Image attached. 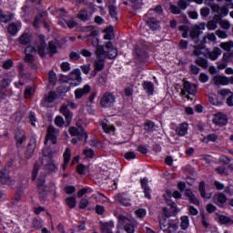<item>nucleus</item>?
<instances>
[{
	"label": "nucleus",
	"mask_w": 233,
	"mask_h": 233,
	"mask_svg": "<svg viewBox=\"0 0 233 233\" xmlns=\"http://www.w3.org/2000/svg\"><path fill=\"white\" fill-rule=\"evenodd\" d=\"M135 216L138 218L139 219H143L147 216V209L145 208H139L135 211Z\"/></svg>",
	"instance_id": "nucleus-51"
},
{
	"label": "nucleus",
	"mask_w": 233,
	"mask_h": 233,
	"mask_svg": "<svg viewBox=\"0 0 233 233\" xmlns=\"http://www.w3.org/2000/svg\"><path fill=\"white\" fill-rule=\"evenodd\" d=\"M0 183H2V185H8V187H14L15 180L10 178L6 173L0 171Z\"/></svg>",
	"instance_id": "nucleus-19"
},
{
	"label": "nucleus",
	"mask_w": 233,
	"mask_h": 233,
	"mask_svg": "<svg viewBox=\"0 0 233 233\" xmlns=\"http://www.w3.org/2000/svg\"><path fill=\"white\" fill-rule=\"evenodd\" d=\"M141 187L144 189L145 197L150 199V187H148V179L143 178L140 180Z\"/></svg>",
	"instance_id": "nucleus-28"
},
{
	"label": "nucleus",
	"mask_w": 233,
	"mask_h": 233,
	"mask_svg": "<svg viewBox=\"0 0 233 233\" xmlns=\"http://www.w3.org/2000/svg\"><path fill=\"white\" fill-rule=\"evenodd\" d=\"M144 90L147 93V96H152L154 94V83L152 82H144L142 84Z\"/></svg>",
	"instance_id": "nucleus-32"
},
{
	"label": "nucleus",
	"mask_w": 233,
	"mask_h": 233,
	"mask_svg": "<svg viewBox=\"0 0 233 233\" xmlns=\"http://www.w3.org/2000/svg\"><path fill=\"white\" fill-rule=\"evenodd\" d=\"M22 26L21 22L11 23L8 25V32L11 34V35H17Z\"/></svg>",
	"instance_id": "nucleus-21"
},
{
	"label": "nucleus",
	"mask_w": 233,
	"mask_h": 233,
	"mask_svg": "<svg viewBox=\"0 0 233 233\" xmlns=\"http://www.w3.org/2000/svg\"><path fill=\"white\" fill-rule=\"evenodd\" d=\"M92 192V188L90 187H85V188H82L78 191L77 193V197L78 198H83V196H85V194H91Z\"/></svg>",
	"instance_id": "nucleus-54"
},
{
	"label": "nucleus",
	"mask_w": 233,
	"mask_h": 233,
	"mask_svg": "<svg viewBox=\"0 0 233 233\" xmlns=\"http://www.w3.org/2000/svg\"><path fill=\"white\" fill-rule=\"evenodd\" d=\"M55 125H56V127H63V125H65V119L63 118V116H57L56 118H55Z\"/></svg>",
	"instance_id": "nucleus-61"
},
{
	"label": "nucleus",
	"mask_w": 233,
	"mask_h": 233,
	"mask_svg": "<svg viewBox=\"0 0 233 233\" xmlns=\"http://www.w3.org/2000/svg\"><path fill=\"white\" fill-rule=\"evenodd\" d=\"M109 14L113 19H117V8L114 5H110L109 7Z\"/></svg>",
	"instance_id": "nucleus-58"
},
{
	"label": "nucleus",
	"mask_w": 233,
	"mask_h": 233,
	"mask_svg": "<svg viewBox=\"0 0 233 233\" xmlns=\"http://www.w3.org/2000/svg\"><path fill=\"white\" fill-rule=\"evenodd\" d=\"M213 83L217 86H227L228 85V77L223 75H217L213 77Z\"/></svg>",
	"instance_id": "nucleus-17"
},
{
	"label": "nucleus",
	"mask_w": 233,
	"mask_h": 233,
	"mask_svg": "<svg viewBox=\"0 0 233 233\" xmlns=\"http://www.w3.org/2000/svg\"><path fill=\"white\" fill-rule=\"evenodd\" d=\"M84 156L87 158H92L94 157V150L92 148H86L84 150Z\"/></svg>",
	"instance_id": "nucleus-63"
},
{
	"label": "nucleus",
	"mask_w": 233,
	"mask_h": 233,
	"mask_svg": "<svg viewBox=\"0 0 233 233\" xmlns=\"http://www.w3.org/2000/svg\"><path fill=\"white\" fill-rule=\"evenodd\" d=\"M196 64L198 65V66H201L202 68H208V62L201 57H198L196 60Z\"/></svg>",
	"instance_id": "nucleus-47"
},
{
	"label": "nucleus",
	"mask_w": 233,
	"mask_h": 233,
	"mask_svg": "<svg viewBox=\"0 0 233 233\" xmlns=\"http://www.w3.org/2000/svg\"><path fill=\"white\" fill-rule=\"evenodd\" d=\"M76 127H78V128H76V127L69 128L70 136H73V137L77 136L78 139H83V136H84L85 139H87L88 135H86V133H85V130L83 129V127H81V124H79V122L76 123Z\"/></svg>",
	"instance_id": "nucleus-12"
},
{
	"label": "nucleus",
	"mask_w": 233,
	"mask_h": 233,
	"mask_svg": "<svg viewBox=\"0 0 233 233\" xmlns=\"http://www.w3.org/2000/svg\"><path fill=\"white\" fill-rule=\"evenodd\" d=\"M60 67L63 72H70L71 67H70V63L68 62H63Z\"/></svg>",
	"instance_id": "nucleus-62"
},
{
	"label": "nucleus",
	"mask_w": 233,
	"mask_h": 233,
	"mask_svg": "<svg viewBox=\"0 0 233 233\" xmlns=\"http://www.w3.org/2000/svg\"><path fill=\"white\" fill-rule=\"evenodd\" d=\"M134 8H141L143 6V0H131Z\"/></svg>",
	"instance_id": "nucleus-64"
},
{
	"label": "nucleus",
	"mask_w": 233,
	"mask_h": 233,
	"mask_svg": "<svg viewBox=\"0 0 233 233\" xmlns=\"http://www.w3.org/2000/svg\"><path fill=\"white\" fill-rule=\"evenodd\" d=\"M212 12L218 14L220 17H226V15H228V6L220 7L219 5H212Z\"/></svg>",
	"instance_id": "nucleus-18"
},
{
	"label": "nucleus",
	"mask_w": 233,
	"mask_h": 233,
	"mask_svg": "<svg viewBox=\"0 0 233 233\" xmlns=\"http://www.w3.org/2000/svg\"><path fill=\"white\" fill-rule=\"evenodd\" d=\"M114 103H116V97L111 93L104 94L100 101V105L103 108H110Z\"/></svg>",
	"instance_id": "nucleus-10"
},
{
	"label": "nucleus",
	"mask_w": 233,
	"mask_h": 233,
	"mask_svg": "<svg viewBox=\"0 0 233 233\" xmlns=\"http://www.w3.org/2000/svg\"><path fill=\"white\" fill-rule=\"evenodd\" d=\"M21 45H28L30 43V35L25 33L19 38Z\"/></svg>",
	"instance_id": "nucleus-50"
},
{
	"label": "nucleus",
	"mask_w": 233,
	"mask_h": 233,
	"mask_svg": "<svg viewBox=\"0 0 233 233\" xmlns=\"http://www.w3.org/2000/svg\"><path fill=\"white\" fill-rule=\"evenodd\" d=\"M215 141H218V135L216 134H209L204 137V143H215Z\"/></svg>",
	"instance_id": "nucleus-43"
},
{
	"label": "nucleus",
	"mask_w": 233,
	"mask_h": 233,
	"mask_svg": "<svg viewBox=\"0 0 233 233\" xmlns=\"http://www.w3.org/2000/svg\"><path fill=\"white\" fill-rule=\"evenodd\" d=\"M116 201H118V203H120L124 207H130V205H132L130 199L127 198L125 195L116 197Z\"/></svg>",
	"instance_id": "nucleus-36"
},
{
	"label": "nucleus",
	"mask_w": 233,
	"mask_h": 233,
	"mask_svg": "<svg viewBox=\"0 0 233 233\" xmlns=\"http://www.w3.org/2000/svg\"><path fill=\"white\" fill-rule=\"evenodd\" d=\"M68 106L73 110H77V105L74 101H68L67 105L64 104L61 106L60 112L66 117V123H70L72 121V117H74V115L72 114V112H70V109H68Z\"/></svg>",
	"instance_id": "nucleus-4"
},
{
	"label": "nucleus",
	"mask_w": 233,
	"mask_h": 233,
	"mask_svg": "<svg viewBox=\"0 0 233 233\" xmlns=\"http://www.w3.org/2000/svg\"><path fill=\"white\" fill-rule=\"evenodd\" d=\"M35 48L32 46H28L25 48V63H34V56H35Z\"/></svg>",
	"instance_id": "nucleus-16"
},
{
	"label": "nucleus",
	"mask_w": 233,
	"mask_h": 233,
	"mask_svg": "<svg viewBox=\"0 0 233 233\" xmlns=\"http://www.w3.org/2000/svg\"><path fill=\"white\" fill-rule=\"evenodd\" d=\"M146 22L151 30H157L159 28V21L150 15L146 16Z\"/></svg>",
	"instance_id": "nucleus-22"
},
{
	"label": "nucleus",
	"mask_w": 233,
	"mask_h": 233,
	"mask_svg": "<svg viewBox=\"0 0 233 233\" xmlns=\"http://www.w3.org/2000/svg\"><path fill=\"white\" fill-rule=\"evenodd\" d=\"M208 101L211 105H214V106H219L223 105V98L218 96L216 94H209Z\"/></svg>",
	"instance_id": "nucleus-25"
},
{
	"label": "nucleus",
	"mask_w": 233,
	"mask_h": 233,
	"mask_svg": "<svg viewBox=\"0 0 233 233\" xmlns=\"http://www.w3.org/2000/svg\"><path fill=\"white\" fill-rule=\"evenodd\" d=\"M114 227H116L114 220L101 223L102 233H114L112 232V228H114Z\"/></svg>",
	"instance_id": "nucleus-24"
},
{
	"label": "nucleus",
	"mask_w": 233,
	"mask_h": 233,
	"mask_svg": "<svg viewBox=\"0 0 233 233\" xmlns=\"http://www.w3.org/2000/svg\"><path fill=\"white\" fill-rule=\"evenodd\" d=\"M212 123L216 127H225L228 123V116L222 112H218L213 115Z\"/></svg>",
	"instance_id": "nucleus-6"
},
{
	"label": "nucleus",
	"mask_w": 233,
	"mask_h": 233,
	"mask_svg": "<svg viewBox=\"0 0 233 233\" xmlns=\"http://www.w3.org/2000/svg\"><path fill=\"white\" fill-rule=\"evenodd\" d=\"M95 54L96 56V60L95 61L94 66L96 70L101 72V70L105 68V59H106V51L105 50V46L97 47Z\"/></svg>",
	"instance_id": "nucleus-2"
},
{
	"label": "nucleus",
	"mask_w": 233,
	"mask_h": 233,
	"mask_svg": "<svg viewBox=\"0 0 233 233\" xmlns=\"http://www.w3.org/2000/svg\"><path fill=\"white\" fill-rule=\"evenodd\" d=\"M77 17L78 19H81V21H88V19H90L86 10H81L77 15Z\"/></svg>",
	"instance_id": "nucleus-42"
},
{
	"label": "nucleus",
	"mask_w": 233,
	"mask_h": 233,
	"mask_svg": "<svg viewBox=\"0 0 233 233\" xmlns=\"http://www.w3.org/2000/svg\"><path fill=\"white\" fill-rule=\"evenodd\" d=\"M218 96H220V99L225 100V97H229L233 93L230 89L224 88L222 90L218 91Z\"/></svg>",
	"instance_id": "nucleus-38"
},
{
	"label": "nucleus",
	"mask_w": 233,
	"mask_h": 233,
	"mask_svg": "<svg viewBox=\"0 0 233 233\" xmlns=\"http://www.w3.org/2000/svg\"><path fill=\"white\" fill-rule=\"evenodd\" d=\"M57 97V95L56 92H50L48 95H46L44 96V99L42 101L43 106H49L48 103H54L56 101V98Z\"/></svg>",
	"instance_id": "nucleus-23"
},
{
	"label": "nucleus",
	"mask_w": 233,
	"mask_h": 233,
	"mask_svg": "<svg viewBox=\"0 0 233 233\" xmlns=\"http://www.w3.org/2000/svg\"><path fill=\"white\" fill-rule=\"evenodd\" d=\"M105 32V36L104 39H106V41H112V39H114V27L113 26H108L107 28H106L104 30Z\"/></svg>",
	"instance_id": "nucleus-34"
},
{
	"label": "nucleus",
	"mask_w": 233,
	"mask_h": 233,
	"mask_svg": "<svg viewBox=\"0 0 233 233\" xmlns=\"http://www.w3.org/2000/svg\"><path fill=\"white\" fill-rule=\"evenodd\" d=\"M48 52L51 55L56 54L57 53V46H56V43L54 42H49V47H48Z\"/></svg>",
	"instance_id": "nucleus-57"
},
{
	"label": "nucleus",
	"mask_w": 233,
	"mask_h": 233,
	"mask_svg": "<svg viewBox=\"0 0 233 233\" xmlns=\"http://www.w3.org/2000/svg\"><path fill=\"white\" fill-rule=\"evenodd\" d=\"M84 30L85 32H91L90 35H87V37H93L91 45L96 48V50H97V48H99L100 46H99V38L97 37L99 35V32L94 30V26L89 25L84 28Z\"/></svg>",
	"instance_id": "nucleus-7"
},
{
	"label": "nucleus",
	"mask_w": 233,
	"mask_h": 233,
	"mask_svg": "<svg viewBox=\"0 0 233 233\" xmlns=\"http://www.w3.org/2000/svg\"><path fill=\"white\" fill-rule=\"evenodd\" d=\"M198 190L200 192L201 198L204 199H210L212 198V193H205V182H200Z\"/></svg>",
	"instance_id": "nucleus-33"
},
{
	"label": "nucleus",
	"mask_w": 233,
	"mask_h": 233,
	"mask_svg": "<svg viewBox=\"0 0 233 233\" xmlns=\"http://www.w3.org/2000/svg\"><path fill=\"white\" fill-rule=\"evenodd\" d=\"M66 203L69 207V208H74L76 207V205H77V201L76 200V198H74V197L67 198L66 199Z\"/></svg>",
	"instance_id": "nucleus-48"
},
{
	"label": "nucleus",
	"mask_w": 233,
	"mask_h": 233,
	"mask_svg": "<svg viewBox=\"0 0 233 233\" xmlns=\"http://www.w3.org/2000/svg\"><path fill=\"white\" fill-rule=\"evenodd\" d=\"M46 46V45L45 44V42L41 40L40 46L38 47V54L40 57H45V56H46V52L45 51Z\"/></svg>",
	"instance_id": "nucleus-52"
},
{
	"label": "nucleus",
	"mask_w": 233,
	"mask_h": 233,
	"mask_svg": "<svg viewBox=\"0 0 233 233\" xmlns=\"http://www.w3.org/2000/svg\"><path fill=\"white\" fill-rule=\"evenodd\" d=\"M115 216L118 219V227H125V230L127 233H134L136 232V229L134 228V224H132V221L128 219L126 216L123 214L115 212Z\"/></svg>",
	"instance_id": "nucleus-3"
},
{
	"label": "nucleus",
	"mask_w": 233,
	"mask_h": 233,
	"mask_svg": "<svg viewBox=\"0 0 233 233\" xmlns=\"http://www.w3.org/2000/svg\"><path fill=\"white\" fill-rule=\"evenodd\" d=\"M213 202H215L218 207H223L227 203V196L223 193H217L213 196Z\"/></svg>",
	"instance_id": "nucleus-20"
},
{
	"label": "nucleus",
	"mask_w": 233,
	"mask_h": 233,
	"mask_svg": "<svg viewBox=\"0 0 233 233\" xmlns=\"http://www.w3.org/2000/svg\"><path fill=\"white\" fill-rule=\"evenodd\" d=\"M37 187L39 188V190H45V176L40 175L39 178H38V183H37Z\"/></svg>",
	"instance_id": "nucleus-56"
},
{
	"label": "nucleus",
	"mask_w": 233,
	"mask_h": 233,
	"mask_svg": "<svg viewBox=\"0 0 233 233\" xmlns=\"http://www.w3.org/2000/svg\"><path fill=\"white\" fill-rule=\"evenodd\" d=\"M182 94L183 96H187V99H190L188 96H196L198 94V87L190 82H185Z\"/></svg>",
	"instance_id": "nucleus-9"
},
{
	"label": "nucleus",
	"mask_w": 233,
	"mask_h": 233,
	"mask_svg": "<svg viewBox=\"0 0 233 233\" xmlns=\"http://www.w3.org/2000/svg\"><path fill=\"white\" fill-rule=\"evenodd\" d=\"M90 90H92L90 85H85L83 87L76 88L75 90V99H82L85 96H88Z\"/></svg>",
	"instance_id": "nucleus-14"
},
{
	"label": "nucleus",
	"mask_w": 233,
	"mask_h": 233,
	"mask_svg": "<svg viewBox=\"0 0 233 233\" xmlns=\"http://www.w3.org/2000/svg\"><path fill=\"white\" fill-rule=\"evenodd\" d=\"M177 134L178 136H187V134H188V124L187 123H182L180 124L176 130Z\"/></svg>",
	"instance_id": "nucleus-27"
},
{
	"label": "nucleus",
	"mask_w": 233,
	"mask_h": 233,
	"mask_svg": "<svg viewBox=\"0 0 233 233\" xmlns=\"http://www.w3.org/2000/svg\"><path fill=\"white\" fill-rule=\"evenodd\" d=\"M105 47L107 50L106 54L108 59H116L117 57V48L114 47L110 41L105 44Z\"/></svg>",
	"instance_id": "nucleus-15"
},
{
	"label": "nucleus",
	"mask_w": 233,
	"mask_h": 233,
	"mask_svg": "<svg viewBox=\"0 0 233 233\" xmlns=\"http://www.w3.org/2000/svg\"><path fill=\"white\" fill-rule=\"evenodd\" d=\"M222 51L219 49V47H215L212 52L208 53V57L211 59V61H216L219 56H221Z\"/></svg>",
	"instance_id": "nucleus-35"
},
{
	"label": "nucleus",
	"mask_w": 233,
	"mask_h": 233,
	"mask_svg": "<svg viewBox=\"0 0 233 233\" xmlns=\"http://www.w3.org/2000/svg\"><path fill=\"white\" fill-rule=\"evenodd\" d=\"M41 23H45V16H43V15H38L34 22V27L39 28V25H41Z\"/></svg>",
	"instance_id": "nucleus-49"
},
{
	"label": "nucleus",
	"mask_w": 233,
	"mask_h": 233,
	"mask_svg": "<svg viewBox=\"0 0 233 233\" xmlns=\"http://www.w3.org/2000/svg\"><path fill=\"white\" fill-rule=\"evenodd\" d=\"M57 136H59V130L54 127V126H49L47 127V135L46 138V145L50 141L52 145H56L57 143Z\"/></svg>",
	"instance_id": "nucleus-8"
},
{
	"label": "nucleus",
	"mask_w": 233,
	"mask_h": 233,
	"mask_svg": "<svg viewBox=\"0 0 233 233\" xmlns=\"http://www.w3.org/2000/svg\"><path fill=\"white\" fill-rule=\"evenodd\" d=\"M218 221H219V223H222V225H232L233 224V220L225 215H220L218 217Z\"/></svg>",
	"instance_id": "nucleus-39"
},
{
	"label": "nucleus",
	"mask_w": 233,
	"mask_h": 233,
	"mask_svg": "<svg viewBox=\"0 0 233 233\" xmlns=\"http://www.w3.org/2000/svg\"><path fill=\"white\" fill-rule=\"evenodd\" d=\"M14 19V14L5 15L2 10H0V21L1 23H8Z\"/></svg>",
	"instance_id": "nucleus-37"
},
{
	"label": "nucleus",
	"mask_w": 233,
	"mask_h": 233,
	"mask_svg": "<svg viewBox=\"0 0 233 233\" xmlns=\"http://www.w3.org/2000/svg\"><path fill=\"white\" fill-rule=\"evenodd\" d=\"M220 16L219 15H215L213 16V20L209 21L207 25L208 30H216L218 28V21H219Z\"/></svg>",
	"instance_id": "nucleus-29"
},
{
	"label": "nucleus",
	"mask_w": 233,
	"mask_h": 233,
	"mask_svg": "<svg viewBox=\"0 0 233 233\" xmlns=\"http://www.w3.org/2000/svg\"><path fill=\"white\" fill-rule=\"evenodd\" d=\"M52 156H54V152L48 147L44 148L43 150V157H42V163L46 165V168L50 170V172H57L58 168L57 166L52 160Z\"/></svg>",
	"instance_id": "nucleus-1"
},
{
	"label": "nucleus",
	"mask_w": 233,
	"mask_h": 233,
	"mask_svg": "<svg viewBox=\"0 0 233 233\" xmlns=\"http://www.w3.org/2000/svg\"><path fill=\"white\" fill-rule=\"evenodd\" d=\"M58 25L61 26H68V28H74L75 26L77 25V23L74 21L73 19L69 20L68 22H58Z\"/></svg>",
	"instance_id": "nucleus-46"
},
{
	"label": "nucleus",
	"mask_w": 233,
	"mask_h": 233,
	"mask_svg": "<svg viewBox=\"0 0 233 233\" xmlns=\"http://www.w3.org/2000/svg\"><path fill=\"white\" fill-rule=\"evenodd\" d=\"M15 137H16V145L18 147L19 145H23V142L26 140V136H25V134L17 133Z\"/></svg>",
	"instance_id": "nucleus-53"
},
{
	"label": "nucleus",
	"mask_w": 233,
	"mask_h": 233,
	"mask_svg": "<svg viewBox=\"0 0 233 233\" xmlns=\"http://www.w3.org/2000/svg\"><path fill=\"white\" fill-rule=\"evenodd\" d=\"M220 48H222L226 52H230V50H232V48H233V41H228V42L221 43Z\"/></svg>",
	"instance_id": "nucleus-41"
},
{
	"label": "nucleus",
	"mask_w": 233,
	"mask_h": 233,
	"mask_svg": "<svg viewBox=\"0 0 233 233\" xmlns=\"http://www.w3.org/2000/svg\"><path fill=\"white\" fill-rule=\"evenodd\" d=\"M163 12V8L161 5L156 6L154 9H150L147 14L146 15V17L156 15V14H161Z\"/></svg>",
	"instance_id": "nucleus-40"
},
{
	"label": "nucleus",
	"mask_w": 233,
	"mask_h": 233,
	"mask_svg": "<svg viewBox=\"0 0 233 233\" xmlns=\"http://www.w3.org/2000/svg\"><path fill=\"white\" fill-rule=\"evenodd\" d=\"M188 225H190V221L188 220V217L185 216L181 218L180 227L183 230H187L188 228Z\"/></svg>",
	"instance_id": "nucleus-44"
},
{
	"label": "nucleus",
	"mask_w": 233,
	"mask_h": 233,
	"mask_svg": "<svg viewBox=\"0 0 233 233\" xmlns=\"http://www.w3.org/2000/svg\"><path fill=\"white\" fill-rule=\"evenodd\" d=\"M101 127L106 134H112L116 130V127L106 120L102 121Z\"/></svg>",
	"instance_id": "nucleus-26"
},
{
	"label": "nucleus",
	"mask_w": 233,
	"mask_h": 233,
	"mask_svg": "<svg viewBox=\"0 0 233 233\" xmlns=\"http://www.w3.org/2000/svg\"><path fill=\"white\" fill-rule=\"evenodd\" d=\"M57 81V76L54 71H49V83L50 85H56Z\"/></svg>",
	"instance_id": "nucleus-55"
},
{
	"label": "nucleus",
	"mask_w": 233,
	"mask_h": 233,
	"mask_svg": "<svg viewBox=\"0 0 233 233\" xmlns=\"http://www.w3.org/2000/svg\"><path fill=\"white\" fill-rule=\"evenodd\" d=\"M185 195L189 198L190 203H193V205H199V200L196 198L194 193H192V190L186 189Z\"/></svg>",
	"instance_id": "nucleus-31"
},
{
	"label": "nucleus",
	"mask_w": 233,
	"mask_h": 233,
	"mask_svg": "<svg viewBox=\"0 0 233 233\" xmlns=\"http://www.w3.org/2000/svg\"><path fill=\"white\" fill-rule=\"evenodd\" d=\"M70 157H72V152L70 151V148L67 147L64 153L63 170H66L68 163H70Z\"/></svg>",
	"instance_id": "nucleus-30"
},
{
	"label": "nucleus",
	"mask_w": 233,
	"mask_h": 233,
	"mask_svg": "<svg viewBox=\"0 0 233 233\" xmlns=\"http://www.w3.org/2000/svg\"><path fill=\"white\" fill-rule=\"evenodd\" d=\"M201 30H205L204 23H202L198 25H196L190 30L189 35H190L191 39H193L195 41V43H198L199 41V35H201Z\"/></svg>",
	"instance_id": "nucleus-11"
},
{
	"label": "nucleus",
	"mask_w": 233,
	"mask_h": 233,
	"mask_svg": "<svg viewBox=\"0 0 233 233\" xmlns=\"http://www.w3.org/2000/svg\"><path fill=\"white\" fill-rule=\"evenodd\" d=\"M82 81L81 69H75L68 75L67 83L70 86H79Z\"/></svg>",
	"instance_id": "nucleus-5"
},
{
	"label": "nucleus",
	"mask_w": 233,
	"mask_h": 233,
	"mask_svg": "<svg viewBox=\"0 0 233 233\" xmlns=\"http://www.w3.org/2000/svg\"><path fill=\"white\" fill-rule=\"evenodd\" d=\"M35 92V89L33 86H27L25 90V97L26 99H28V97H32V96H34Z\"/></svg>",
	"instance_id": "nucleus-45"
},
{
	"label": "nucleus",
	"mask_w": 233,
	"mask_h": 233,
	"mask_svg": "<svg viewBox=\"0 0 233 233\" xmlns=\"http://www.w3.org/2000/svg\"><path fill=\"white\" fill-rule=\"evenodd\" d=\"M178 30H179L180 32H184V33L182 34V36H183L185 39H187V37H188V26H187V25H180V26L178 27Z\"/></svg>",
	"instance_id": "nucleus-60"
},
{
	"label": "nucleus",
	"mask_w": 233,
	"mask_h": 233,
	"mask_svg": "<svg viewBox=\"0 0 233 233\" xmlns=\"http://www.w3.org/2000/svg\"><path fill=\"white\" fill-rule=\"evenodd\" d=\"M10 83H12V80H10L9 78H3L0 81V87L1 88H7V86H10Z\"/></svg>",
	"instance_id": "nucleus-59"
},
{
	"label": "nucleus",
	"mask_w": 233,
	"mask_h": 233,
	"mask_svg": "<svg viewBox=\"0 0 233 233\" xmlns=\"http://www.w3.org/2000/svg\"><path fill=\"white\" fill-rule=\"evenodd\" d=\"M159 225H160V228L161 230H164V232H174L176 230V228H177V226L173 224L171 225L167 218H159Z\"/></svg>",
	"instance_id": "nucleus-13"
}]
</instances>
